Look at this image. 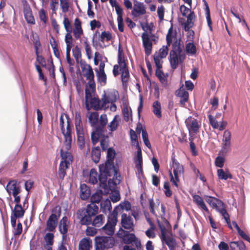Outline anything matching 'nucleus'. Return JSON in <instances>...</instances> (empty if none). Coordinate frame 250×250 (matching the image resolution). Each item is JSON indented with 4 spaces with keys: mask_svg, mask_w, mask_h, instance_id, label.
I'll use <instances>...</instances> for the list:
<instances>
[{
    "mask_svg": "<svg viewBox=\"0 0 250 250\" xmlns=\"http://www.w3.org/2000/svg\"><path fill=\"white\" fill-rule=\"evenodd\" d=\"M130 136L131 141H134L136 143V147L137 148V150H139V148H141L139 146L138 141V137L135 132L132 130H130Z\"/></svg>",
    "mask_w": 250,
    "mask_h": 250,
    "instance_id": "4d7b16f0",
    "label": "nucleus"
},
{
    "mask_svg": "<svg viewBox=\"0 0 250 250\" xmlns=\"http://www.w3.org/2000/svg\"><path fill=\"white\" fill-rule=\"evenodd\" d=\"M205 200L213 208L218 203L217 201H219L220 199L210 196H205Z\"/></svg>",
    "mask_w": 250,
    "mask_h": 250,
    "instance_id": "09e8293b",
    "label": "nucleus"
},
{
    "mask_svg": "<svg viewBox=\"0 0 250 250\" xmlns=\"http://www.w3.org/2000/svg\"><path fill=\"white\" fill-rule=\"evenodd\" d=\"M74 35L76 39H79L83 34V32L82 27H76L73 30Z\"/></svg>",
    "mask_w": 250,
    "mask_h": 250,
    "instance_id": "69168bd1",
    "label": "nucleus"
},
{
    "mask_svg": "<svg viewBox=\"0 0 250 250\" xmlns=\"http://www.w3.org/2000/svg\"><path fill=\"white\" fill-rule=\"evenodd\" d=\"M142 38L143 45L145 49L146 55L148 56L150 55L152 48V41L150 39L149 36L146 32L142 34Z\"/></svg>",
    "mask_w": 250,
    "mask_h": 250,
    "instance_id": "ddd939ff",
    "label": "nucleus"
},
{
    "mask_svg": "<svg viewBox=\"0 0 250 250\" xmlns=\"http://www.w3.org/2000/svg\"><path fill=\"white\" fill-rule=\"evenodd\" d=\"M78 138V143L81 149H83L85 145V138L83 128H76Z\"/></svg>",
    "mask_w": 250,
    "mask_h": 250,
    "instance_id": "a878e982",
    "label": "nucleus"
},
{
    "mask_svg": "<svg viewBox=\"0 0 250 250\" xmlns=\"http://www.w3.org/2000/svg\"><path fill=\"white\" fill-rule=\"evenodd\" d=\"M172 50L170 52L169 62L172 69H175L179 64L182 63L185 59V54L183 52V45H181L180 42L177 41L172 45Z\"/></svg>",
    "mask_w": 250,
    "mask_h": 250,
    "instance_id": "20e7f679",
    "label": "nucleus"
},
{
    "mask_svg": "<svg viewBox=\"0 0 250 250\" xmlns=\"http://www.w3.org/2000/svg\"><path fill=\"white\" fill-rule=\"evenodd\" d=\"M231 133L229 131L226 130L224 131L222 143L230 144Z\"/></svg>",
    "mask_w": 250,
    "mask_h": 250,
    "instance_id": "5fc2aeb1",
    "label": "nucleus"
},
{
    "mask_svg": "<svg viewBox=\"0 0 250 250\" xmlns=\"http://www.w3.org/2000/svg\"><path fill=\"white\" fill-rule=\"evenodd\" d=\"M217 172L218 177L220 179L226 180L228 178H232V176L230 173H226L223 169H218Z\"/></svg>",
    "mask_w": 250,
    "mask_h": 250,
    "instance_id": "4c0bfd02",
    "label": "nucleus"
},
{
    "mask_svg": "<svg viewBox=\"0 0 250 250\" xmlns=\"http://www.w3.org/2000/svg\"><path fill=\"white\" fill-rule=\"evenodd\" d=\"M232 225H233L234 227L237 230L238 233L239 235L245 240L247 241L249 243H250V237L246 234L242 230H241L237 224L236 222L233 221Z\"/></svg>",
    "mask_w": 250,
    "mask_h": 250,
    "instance_id": "72a5a7b5",
    "label": "nucleus"
},
{
    "mask_svg": "<svg viewBox=\"0 0 250 250\" xmlns=\"http://www.w3.org/2000/svg\"><path fill=\"white\" fill-rule=\"evenodd\" d=\"M110 199L113 202L116 203L120 200V195L118 190H115L110 195Z\"/></svg>",
    "mask_w": 250,
    "mask_h": 250,
    "instance_id": "6e6d98bb",
    "label": "nucleus"
},
{
    "mask_svg": "<svg viewBox=\"0 0 250 250\" xmlns=\"http://www.w3.org/2000/svg\"><path fill=\"white\" fill-rule=\"evenodd\" d=\"M176 92L177 95L181 98V100L179 101L180 104L182 106H184L186 103L188 102V92L182 87H180Z\"/></svg>",
    "mask_w": 250,
    "mask_h": 250,
    "instance_id": "4be33fe9",
    "label": "nucleus"
},
{
    "mask_svg": "<svg viewBox=\"0 0 250 250\" xmlns=\"http://www.w3.org/2000/svg\"><path fill=\"white\" fill-rule=\"evenodd\" d=\"M152 111L158 118L162 117L161 105L160 102L156 101L153 103Z\"/></svg>",
    "mask_w": 250,
    "mask_h": 250,
    "instance_id": "473e14b6",
    "label": "nucleus"
},
{
    "mask_svg": "<svg viewBox=\"0 0 250 250\" xmlns=\"http://www.w3.org/2000/svg\"><path fill=\"white\" fill-rule=\"evenodd\" d=\"M192 198L193 202L199 208L205 211L208 214L209 213L208 209L201 196L195 194L192 196Z\"/></svg>",
    "mask_w": 250,
    "mask_h": 250,
    "instance_id": "412c9836",
    "label": "nucleus"
},
{
    "mask_svg": "<svg viewBox=\"0 0 250 250\" xmlns=\"http://www.w3.org/2000/svg\"><path fill=\"white\" fill-rule=\"evenodd\" d=\"M7 192L10 195L11 193L14 191H21V188L18 185L17 182L15 180H11L9 181L6 188Z\"/></svg>",
    "mask_w": 250,
    "mask_h": 250,
    "instance_id": "393cba45",
    "label": "nucleus"
},
{
    "mask_svg": "<svg viewBox=\"0 0 250 250\" xmlns=\"http://www.w3.org/2000/svg\"><path fill=\"white\" fill-rule=\"evenodd\" d=\"M89 122L92 127H93L94 130H95L96 126L98 125L99 120V114L97 112H93L89 115Z\"/></svg>",
    "mask_w": 250,
    "mask_h": 250,
    "instance_id": "c756f323",
    "label": "nucleus"
},
{
    "mask_svg": "<svg viewBox=\"0 0 250 250\" xmlns=\"http://www.w3.org/2000/svg\"><path fill=\"white\" fill-rule=\"evenodd\" d=\"M81 66L83 70H87V71L84 74V76L86 78V79L88 80L94 79V74L91 66L89 64L86 63L83 64V63H81Z\"/></svg>",
    "mask_w": 250,
    "mask_h": 250,
    "instance_id": "cd10ccee",
    "label": "nucleus"
},
{
    "mask_svg": "<svg viewBox=\"0 0 250 250\" xmlns=\"http://www.w3.org/2000/svg\"><path fill=\"white\" fill-rule=\"evenodd\" d=\"M61 214V209L60 206H57L52 209V213L46 222V228L49 231L55 230Z\"/></svg>",
    "mask_w": 250,
    "mask_h": 250,
    "instance_id": "1a4fd4ad",
    "label": "nucleus"
},
{
    "mask_svg": "<svg viewBox=\"0 0 250 250\" xmlns=\"http://www.w3.org/2000/svg\"><path fill=\"white\" fill-rule=\"evenodd\" d=\"M98 211L99 208L96 205L89 204L85 208L79 209L77 212V215L82 225H92L95 228H100L104 224L105 217L102 214L95 216Z\"/></svg>",
    "mask_w": 250,
    "mask_h": 250,
    "instance_id": "f03ea898",
    "label": "nucleus"
},
{
    "mask_svg": "<svg viewBox=\"0 0 250 250\" xmlns=\"http://www.w3.org/2000/svg\"><path fill=\"white\" fill-rule=\"evenodd\" d=\"M95 243L97 250H104L113 247L115 240L111 236H98L95 238Z\"/></svg>",
    "mask_w": 250,
    "mask_h": 250,
    "instance_id": "6e6552de",
    "label": "nucleus"
},
{
    "mask_svg": "<svg viewBox=\"0 0 250 250\" xmlns=\"http://www.w3.org/2000/svg\"><path fill=\"white\" fill-rule=\"evenodd\" d=\"M146 13V8L143 2L136 0L134 1V5L131 11L132 15L134 17L143 15Z\"/></svg>",
    "mask_w": 250,
    "mask_h": 250,
    "instance_id": "f8f14e48",
    "label": "nucleus"
},
{
    "mask_svg": "<svg viewBox=\"0 0 250 250\" xmlns=\"http://www.w3.org/2000/svg\"><path fill=\"white\" fill-rule=\"evenodd\" d=\"M23 14L25 19L28 23L32 24H34L35 23V19L30 6L26 5L24 7Z\"/></svg>",
    "mask_w": 250,
    "mask_h": 250,
    "instance_id": "aec40b11",
    "label": "nucleus"
},
{
    "mask_svg": "<svg viewBox=\"0 0 250 250\" xmlns=\"http://www.w3.org/2000/svg\"><path fill=\"white\" fill-rule=\"evenodd\" d=\"M208 118L212 127L213 128H217V127H218V122L211 115H208Z\"/></svg>",
    "mask_w": 250,
    "mask_h": 250,
    "instance_id": "052dcab7",
    "label": "nucleus"
},
{
    "mask_svg": "<svg viewBox=\"0 0 250 250\" xmlns=\"http://www.w3.org/2000/svg\"><path fill=\"white\" fill-rule=\"evenodd\" d=\"M161 230L160 237L163 244H165L168 247L169 250H176L177 247L176 240L171 232H167L163 226L159 224Z\"/></svg>",
    "mask_w": 250,
    "mask_h": 250,
    "instance_id": "423d86ee",
    "label": "nucleus"
},
{
    "mask_svg": "<svg viewBox=\"0 0 250 250\" xmlns=\"http://www.w3.org/2000/svg\"><path fill=\"white\" fill-rule=\"evenodd\" d=\"M119 234L122 235L121 237L125 244H129L134 242L136 247L141 246L140 241L137 239L134 234L130 233L128 231L121 229L119 230Z\"/></svg>",
    "mask_w": 250,
    "mask_h": 250,
    "instance_id": "9b49d317",
    "label": "nucleus"
},
{
    "mask_svg": "<svg viewBox=\"0 0 250 250\" xmlns=\"http://www.w3.org/2000/svg\"><path fill=\"white\" fill-rule=\"evenodd\" d=\"M54 234L52 233H47L44 236V240L47 246H52L53 244Z\"/></svg>",
    "mask_w": 250,
    "mask_h": 250,
    "instance_id": "603ef678",
    "label": "nucleus"
},
{
    "mask_svg": "<svg viewBox=\"0 0 250 250\" xmlns=\"http://www.w3.org/2000/svg\"><path fill=\"white\" fill-rule=\"evenodd\" d=\"M59 5V0H51L50 7L53 13H56Z\"/></svg>",
    "mask_w": 250,
    "mask_h": 250,
    "instance_id": "680f3d73",
    "label": "nucleus"
},
{
    "mask_svg": "<svg viewBox=\"0 0 250 250\" xmlns=\"http://www.w3.org/2000/svg\"><path fill=\"white\" fill-rule=\"evenodd\" d=\"M101 192H96L93 194L91 197L90 200L91 204H95L94 203H99L102 198V191L100 190Z\"/></svg>",
    "mask_w": 250,
    "mask_h": 250,
    "instance_id": "a18cd8bd",
    "label": "nucleus"
},
{
    "mask_svg": "<svg viewBox=\"0 0 250 250\" xmlns=\"http://www.w3.org/2000/svg\"><path fill=\"white\" fill-rule=\"evenodd\" d=\"M75 124L76 128H83L80 112H75Z\"/></svg>",
    "mask_w": 250,
    "mask_h": 250,
    "instance_id": "79ce46f5",
    "label": "nucleus"
},
{
    "mask_svg": "<svg viewBox=\"0 0 250 250\" xmlns=\"http://www.w3.org/2000/svg\"><path fill=\"white\" fill-rule=\"evenodd\" d=\"M81 198L82 200L87 199L90 196V190L88 187L85 184L81 185Z\"/></svg>",
    "mask_w": 250,
    "mask_h": 250,
    "instance_id": "bb28decb",
    "label": "nucleus"
},
{
    "mask_svg": "<svg viewBox=\"0 0 250 250\" xmlns=\"http://www.w3.org/2000/svg\"><path fill=\"white\" fill-rule=\"evenodd\" d=\"M85 108L87 110L92 108L95 110L102 109L101 101L98 98L93 97V99L85 102Z\"/></svg>",
    "mask_w": 250,
    "mask_h": 250,
    "instance_id": "dca6fc26",
    "label": "nucleus"
},
{
    "mask_svg": "<svg viewBox=\"0 0 250 250\" xmlns=\"http://www.w3.org/2000/svg\"><path fill=\"white\" fill-rule=\"evenodd\" d=\"M97 175L98 173L96 170L94 168H92L89 174V183L93 185L96 184L98 182Z\"/></svg>",
    "mask_w": 250,
    "mask_h": 250,
    "instance_id": "a19ab883",
    "label": "nucleus"
},
{
    "mask_svg": "<svg viewBox=\"0 0 250 250\" xmlns=\"http://www.w3.org/2000/svg\"><path fill=\"white\" fill-rule=\"evenodd\" d=\"M184 29L185 31H188L189 29L192 28L194 25V21H188L187 20L186 22L184 24Z\"/></svg>",
    "mask_w": 250,
    "mask_h": 250,
    "instance_id": "338daca9",
    "label": "nucleus"
},
{
    "mask_svg": "<svg viewBox=\"0 0 250 250\" xmlns=\"http://www.w3.org/2000/svg\"><path fill=\"white\" fill-rule=\"evenodd\" d=\"M112 94H108L107 95L106 94H104L102 98L101 99V101L102 103L101 104V105L102 107V109H106L108 107V106H106L107 104L111 103L112 104V106L114 107L115 109L116 108V106L114 104H113L114 102L116 101V97H115L114 99H113L112 98Z\"/></svg>",
    "mask_w": 250,
    "mask_h": 250,
    "instance_id": "6ab92c4d",
    "label": "nucleus"
},
{
    "mask_svg": "<svg viewBox=\"0 0 250 250\" xmlns=\"http://www.w3.org/2000/svg\"><path fill=\"white\" fill-rule=\"evenodd\" d=\"M205 5V12H206V17L207 21V23L208 27L209 28V30L212 31V21L210 18V10L208 4L207 2L204 0Z\"/></svg>",
    "mask_w": 250,
    "mask_h": 250,
    "instance_id": "f704fd0d",
    "label": "nucleus"
},
{
    "mask_svg": "<svg viewBox=\"0 0 250 250\" xmlns=\"http://www.w3.org/2000/svg\"><path fill=\"white\" fill-rule=\"evenodd\" d=\"M101 157V150L99 146L94 147L91 151V159L92 161L98 163Z\"/></svg>",
    "mask_w": 250,
    "mask_h": 250,
    "instance_id": "2f4dec72",
    "label": "nucleus"
},
{
    "mask_svg": "<svg viewBox=\"0 0 250 250\" xmlns=\"http://www.w3.org/2000/svg\"><path fill=\"white\" fill-rule=\"evenodd\" d=\"M65 116L67 119L66 131H65L64 125V122L63 115H61L60 118V126L61 132L64 136V144L65 147H66L67 150H70L71 147L72 142V134L71 127L70 126V119L67 114H65Z\"/></svg>",
    "mask_w": 250,
    "mask_h": 250,
    "instance_id": "39448f33",
    "label": "nucleus"
},
{
    "mask_svg": "<svg viewBox=\"0 0 250 250\" xmlns=\"http://www.w3.org/2000/svg\"><path fill=\"white\" fill-rule=\"evenodd\" d=\"M98 81L105 83L106 82V75L104 71H98V69H95Z\"/></svg>",
    "mask_w": 250,
    "mask_h": 250,
    "instance_id": "8fccbe9b",
    "label": "nucleus"
},
{
    "mask_svg": "<svg viewBox=\"0 0 250 250\" xmlns=\"http://www.w3.org/2000/svg\"><path fill=\"white\" fill-rule=\"evenodd\" d=\"M135 167L136 168V174L139 175L143 174V159L142 155L141 148H139L137 151L136 155L135 158Z\"/></svg>",
    "mask_w": 250,
    "mask_h": 250,
    "instance_id": "2eb2a0df",
    "label": "nucleus"
},
{
    "mask_svg": "<svg viewBox=\"0 0 250 250\" xmlns=\"http://www.w3.org/2000/svg\"><path fill=\"white\" fill-rule=\"evenodd\" d=\"M112 209L110 200L106 199L101 202V211L104 214L110 212Z\"/></svg>",
    "mask_w": 250,
    "mask_h": 250,
    "instance_id": "c85d7f7f",
    "label": "nucleus"
},
{
    "mask_svg": "<svg viewBox=\"0 0 250 250\" xmlns=\"http://www.w3.org/2000/svg\"><path fill=\"white\" fill-rule=\"evenodd\" d=\"M107 123V118L106 114H102L100 116L99 124L96 126L95 130L91 134V141L92 144L94 145L96 144L99 140L101 135L105 132V127Z\"/></svg>",
    "mask_w": 250,
    "mask_h": 250,
    "instance_id": "0eeeda50",
    "label": "nucleus"
},
{
    "mask_svg": "<svg viewBox=\"0 0 250 250\" xmlns=\"http://www.w3.org/2000/svg\"><path fill=\"white\" fill-rule=\"evenodd\" d=\"M101 38L102 41L103 42H104V39H106V41H109L110 40H111L112 38V35L109 32H106L105 31H104L102 32Z\"/></svg>",
    "mask_w": 250,
    "mask_h": 250,
    "instance_id": "774afa93",
    "label": "nucleus"
},
{
    "mask_svg": "<svg viewBox=\"0 0 250 250\" xmlns=\"http://www.w3.org/2000/svg\"><path fill=\"white\" fill-rule=\"evenodd\" d=\"M185 123L189 132L192 131L193 133H196L200 127L198 120L192 116L187 118Z\"/></svg>",
    "mask_w": 250,
    "mask_h": 250,
    "instance_id": "4468645a",
    "label": "nucleus"
},
{
    "mask_svg": "<svg viewBox=\"0 0 250 250\" xmlns=\"http://www.w3.org/2000/svg\"><path fill=\"white\" fill-rule=\"evenodd\" d=\"M120 71H122L121 79L124 84L127 81V79L129 77V73L127 66L121 67Z\"/></svg>",
    "mask_w": 250,
    "mask_h": 250,
    "instance_id": "e433bc0d",
    "label": "nucleus"
},
{
    "mask_svg": "<svg viewBox=\"0 0 250 250\" xmlns=\"http://www.w3.org/2000/svg\"><path fill=\"white\" fill-rule=\"evenodd\" d=\"M172 168L173 169V174L174 178L173 177L171 172L169 171V174L170 176V181L176 187H178V185L177 182H179V176L182 174L184 172V168L182 165H180V163L174 158H172Z\"/></svg>",
    "mask_w": 250,
    "mask_h": 250,
    "instance_id": "9d476101",
    "label": "nucleus"
},
{
    "mask_svg": "<svg viewBox=\"0 0 250 250\" xmlns=\"http://www.w3.org/2000/svg\"><path fill=\"white\" fill-rule=\"evenodd\" d=\"M121 224L122 227L126 229H133L134 227L132 217L126 213H122L121 216Z\"/></svg>",
    "mask_w": 250,
    "mask_h": 250,
    "instance_id": "f3484780",
    "label": "nucleus"
},
{
    "mask_svg": "<svg viewBox=\"0 0 250 250\" xmlns=\"http://www.w3.org/2000/svg\"><path fill=\"white\" fill-rule=\"evenodd\" d=\"M225 162V158L222 156H218L215 160V166L219 167H222Z\"/></svg>",
    "mask_w": 250,
    "mask_h": 250,
    "instance_id": "13d9d810",
    "label": "nucleus"
},
{
    "mask_svg": "<svg viewBox=\"0 0 250 250\" xmlns=\"http://www.w3.org/2000/svg\"><path fill=\"white\" fill-rule=\"evenodd\" d=\"M73 55L78 63L80 61H81V63H82V61L81 59L82 56L81 49L78 46H76L73 49Z\"/></svg>",
    "mask_w": 250,
    "mask_h": 250,
    "instance_id": "c03bdc74",
    "label": "nucleus"
},
{
    "mask_svg": "<svg viewBox=\"0 0 250 250\" xmlns=\"http://www.w3.org/2000/svg\"><path fill=\"white\" fill-rule=\"evenodd\" d=\"M101 138V140L100 141V145L102 147V149L103 151L107 150L108 146V137L105 136L104 133L103 134V135H101L100 137Z\"/></svg>",
    "mask_w": 250,
    "mask_h": 250,
    "instance_id": "ea45409f",
    "label": "nucleus"
},
{
    "mask_svg": "<svg viewBox=\"0 0 250 250\" xmlns=\"http://www.w3.org/2000/svg\"><path fill=\"white\" fill-rule=\"evenodd\" d=\"M68 219L66 216H64L61 220L59 225V230L62 234L63 239L66 236V234L68 231L67 225Z\"/></svg>",
    "mask_w": 250,
    "mask_h": 250,
    "instance_id": "5701e85b",
    "label": "nucleus"
},
{
    "mask_svg": "<svg viewBox=\"0 0 250 250\" xmlns=\"http://www.w3.org/2000/svg\"><path fill=\"white\" fill-rule=\"evenodd\" d=\"M164 188L166 189L165 192L167 197H170L172 195V191L170 189L169 184L168 182H165L164 184Z\"/></svg>",
    "mask_w": 250,
    "mask_h": 250,
    "instance_id": "e2e57ef3",
    "label": "nucleus"
},
{
    "mask_svg": "<svg viewBox=\"0 0 250 250\" xmlns=\"http://www.w3.org/2000/svg\"><path fill=\"white\" fill-rule=\"evenodd\" d=\"M117 117V116L116 115L114 117L113 120L110 123V124L108 125L109 129L111 132L115 131L118 127L119 123L116 120Z\"/></svg>",
    "mask_w": 250,
    "mask_h": 250,
    "instance_id": "3c124183",
    "label": "nucleus"
},
{
    "mask_svg": "<svg viewBox=\"0 0 250 250\" xmlns=\"http://www.w3.org/2000/svg\"><path fill=\"white\" fill-rule=\"evenodd\" d=\"M67 151L63 152L62 150L61 151V154L63 159V161L65 162H69L72 161V156L70 152L68 151L69 150H67L66 148Z\"/></svg>",
    "mask_w": 250,
    "mask_h": 250,
    "instance_id": "de8ad7c7",
    "label": "nucleus"
},
{
    "mask_svg": "<svg viewBox=\"0 0 250 250\" xmlns=\"http://www.w3.org/2000/svg\"><path fill=\"white\" fill-rule=\"evenodd\" d=\"M92 247V241L89 238L82 239L79 245V250H90Z\"/></svg>",
    "mask_w": 250,
    "mask_h": 250,
    "instance_id": "b1692460",
    "label": "nucleus"
},
{
    "mask_svg": "<svg viewBox=\"0 0 250 250\" xmlns=\"http://www.w3.org/2000/svg\"><path fill=\"white\" fill-rule=\"evenodd\" d=\"M230 145V144L222 143L221 149L219 151V154L223 156H226L231 150Z\"/></svg>",
    "mask_w": 250,
    "mask_h": 250,
    "instance_id": "58836bf2",
    "label": "nucleus"
},
{
    "mask_svg": "<svg viewBox=\"0 0 250 250\" xmlns=\"http://www.w3.org/2000/svg\"><path fill=\"white\" fill-rule=\"evenodd\" d=\"M131 208V204L128 201H125L116 206L113 210L108 216L107 221L106 224L102 227V229L104 232L112 235L114 233L115 227L117 223L118 213L121 210L128 211Z\"/></svg>",
    "mask_w": 250,
    "mask_h": 250,
    "instance_id": "7ed1b4c3",
    "label": "nucleus"
},
{
    "mask_svg": "<svg viewBox=\"0 0 250 250\" xmlns=\"http://www.w3.org/2000/svg\"><path fill=\"white\" fill-rule=\"evenodd\" d=\"M115 155V150L109 148L107 150L106 161L104 164L99 165L100 174L98 176L100 187L105 189H108L107 185V178L113 174V179L108 181L109 186L111 184L116 186L119 185L121 181V176L118 172V169L115 167L113 160Z\"/></svg>",
    "mask_w": 250,
    "mask_h": 250,
    "instance_id": "f257e3e1",
    "label": "nucleus"
},
{
    "mask_svg": "<svg viewBox=\"0 0 250 250\" xmlns=\"http://www.w3.org/2000/svg\"><path fill=\"white\" fill-rule=\"evenodd\" d=\"M168 46H167V45H163L162 47L159 49V52L158 54H157V52H156V55L161 58H166L168 54Z\"/></svg>",
    "mask_w": 250,
    "mask_h": 250,
    "instance_id": "49530a36",
    "label": "nucleus"
},
{
    "mask_svg": "<svg viewBox=\"0 0 250 250\" xmlns=\"http://www.w3.org/2000/svg\"><path fill=\"white\" fill-rule=\"evenodd\" d=\"M186 50L188 54L194 55L196 53V47L192 42H188L186 45Z\"/></svg>",
    "mask_w": 250,
    "mask_h": 250,
    "instance_id": "37998d69",
    "label": "nucleus"
},
{
    "mask_svg": "<svg viewBox=\"0 0 250 250\" xmlns=\"http://www.w3.org/2000/svg\"><path fill=\"white\" fill-rule=\"evenodd\" d=\"M12 204V201L9 204L12 211L11 216L17 218H22L25 213L23 208L21 205H15V208H13Z\"/></svg>",
    "mask_w": 250,
    "mask_h": 250,
    "instance_id": "a211bd4d",
    "label": "nucleus"
},
{
    "mask_svg": "<svg viewBox=\"0 0 250 250\" xmlns=\"http://www.w3.org/2000/svg\"><path fill=\"white\" fill-rule=\"evenodd\" d=\"M153 58L156 68H161L162 67V62L161 61L162 58L157 56L156 53H155Z\"/></svg>",
    "mask_w": 250,
    "mask_h": 250,
    "instance_id": "0e129e2a",
    "label": "nucleus"
},
{
    "mask_svg": "<svg viewBox=\"0 0 250 250\" xmlns=\"http://www.w3.org/2000/svg\"><path fill=\"white\" fill-rule=\"evenodd\" d=\"M63 24L64 28L66 31L68 33H71L72 32V27L68 19L66 17L64 18Z\"/></svg>",
    "mask_w": 250,
    "mask_h": 250,
    "instance_id": "bf43d9fd",
    "label": "nucleus"
},
{
    "mask_svg": "<svg viewBox=\"0 0 250 250\" xmlns=\"http://www.w3.org/2000/svg\"><path fill=\"white\" fill-rule=\"evenodd\" d=\"M218 203H217L216 205L213 208L215 210L218 211L222 216H225L226 214H228L225 205L224 203L220 200L219 201H217Z\"/></svg>",
    "mask_w": 250,
    "mask_h": 250,
    "instance_id": "7c9ffc66",
    "label": "nucleus"
},
{
    "mask_svg": "<svg viewBox=\"0 0 250 250\" xmlns=\"http://www.w3.org/2000/svg\"><path fill=\"white\" fill-rule=\"evenodd\" d=\"M114 3H115L114 7L117 15V19L123 18V12L122 8L117 3L116 0H114Z\"/></svg>",
    "mask_w": 250,
    "mask_h": 250,
    "instance_id": "864d4df0",
    "label": "nucleus"
},
{
    "mask_svg": "<svg viewBox=\"0 0 250 250\" xmlns=\"http://www.w3.org/2000/svg\"><path fill=\"white\" fill-rule=\"evenodd\" d=\"M118 63L120 65V67H123L126 66V64L125 61V57L123 51L121 48L120 45L118 48Z\"/></svg>",
    "mask_w": 250,
    "mask_h": 250,
    "instance_id": "c9c22d12",
    "label": "nucleus"
}]
</instances>
